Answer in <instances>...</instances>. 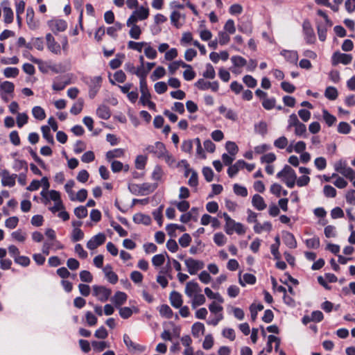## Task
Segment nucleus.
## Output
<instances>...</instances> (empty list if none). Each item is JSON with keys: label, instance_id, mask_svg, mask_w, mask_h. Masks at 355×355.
I'll return each instance as SVG.
<instances>
[{"label": "nucleus", "instance_id": "obj_36", "mask_svg": "<svg viewBox=\"0 0 355 355\" xmlns=\"http://www.w3.org/2000/svg\"><path fill=\"white\" fill-rule=\"evenodd\" d=\"M124 155V150L122 148H116L110 150L106 153V159L110 162L114 158L121 157Z\"/></svg>", "mask_w": 355, "mask_h": 355}, {"label": "nucleus", "instance_id": "obj_41", "mask_svg": "<svg viewBox=\"0 0 355 355\" xmlns=\"http://www.w3.org/2000/svg\"><path fill=\"white\" fill-rule=\"evenodd\" d=\"M123 342L129 349L141 350L140 345L135 343L127 334L123 335Z\"/></svg>", "mask_w": 355, "mask_h": 355}, {"label": "nucleus", "instance_id": "obj_19", "mask_svg": "<svg viewBox=\"0 0 355 355\" xmlns=\"http://www.w3.org/2000/svg\"><path fill=\"white\" fill-rule=\"evenodd\" d=\"M26 23L29 28L35 30L38 27V23L34 19V11L32 8H27L26 10Z\"/></svg>", "mask_w": 355, "mask_h": 355}, {"label": "nucleus", "instance_id": "obj_15", "mask_svg": "<svg viewBox=\"0 0 355 355\" xmlns=\"http://www.w3.org/2000/svg\"><path fill=\"white\" fill-rule=\"evenodd\" d=\"M139 85L141 94L140 101L144 105H146V101L150 98V94L148 89L146 80H140Z\"/></svg>", "mask_w": 355, "mask_h": 355}, {"label": "nucleus", "instance_id": "obj_60", "mask_svg": "<svg viewBox=\"0 0 355 355\" xmlns=\"http://www.w3.org/2000/svg\"><path fill=\"white\" fill-rule=\"evenodd\" d=\"M234 192L237 196H241L242 197H246L248 196V190L243 187L241 186L238 184H234L233 187Z\"/></svg>", "mask_w": 355, "mask_h": 355}, {"label": "nucleus", "instance_id": "obj_64", "mask_svg": "<svg viewBox=\"0 0 355 355\" xmlns=\"http://www.w3.org/2000/svg\"><path fill=\"white\" fill-rule=\"evenodd\" d=\"M225 32L229 34H234L236 32V27L233 19H228L224 26Z\"/></svg>", "mask_w": 355, "mask_h": 355}, {"label": "nucleus", "instance_id": "obj_12", "mask_svg": "<svg viewBox=\"0 0 355 355\" xmlns=\"http://www.w3.org/2000/svg\"><path fill=\"white\" fill-rule=\"evenodd\" d=\"M1 184L4 187H12L15 184L16 174H10L7 170L1 172Z\"/></svg>", "mask_w": 355, "mask_h": 355}, {"label": "nucleus", "instance_id": "obj_5", "mask_svg": "<svg viewBox=\"0 0 355 355\" xmlns=\"http://www.w3.org/2000/svg\"><path fill=\"white\" fill-rule=\"evenodd\" d=\"M184 263L190 275H196L198 271L204 268V263L202 261L193 258H188L184 260Z\"/></svg>", "mask_w": 355, "mask_h": 355}, {"label": "nucleus", "instance_id": "obj_20", "mask_svg": "<svg viewBox=\"0 0 355 355\" xmlns=\"http://www.w3.org/2000/svg\"><path fill=\"white\" fill-rule=\"evenodd\" d=\"M245 164V162L243 160H239L234 164L231 165L228 170L227 173L230 178H233L234 175L237 174L241 168H243Z\"/></svg>", "mask_w": 355, "mask_h": 355}, {"label": "nucleus", "instance_id": "obj_58", "mask_svg": "<svg viewBox=\"0 0 355 355\" xmlns=\"http://www.w3.org/2000/svg\"><path fill=\"white\" fill-rule=\"evenodd\" d=\"M288 141L287 138L284 136H282L275 140L274 146L279 149H284L288 145Z\"/></svg>", "mask_w": 355, "mask_h": 355}, {"label": "nucleus", "instance_id": "obj_51", "mask_svg": "<svg viewBox=\"0 0 355 355\" xmlns=\"http://www.w3.org/2000/svg\"><path fill=\"white\" fill-rule=\"evenodd\" d=\"M41 130L42 135L44 139L50 144H54V139L53 135L50 132V128L48 125L42 126Z\"/></svg>", "mask_w": 355, "mask_h": 355}, {"label": "nucleus", "instance_id": "obj_28", "mask_svg": "<svg viewBox=\"0 0 355 355\" xmlns=\"http://www.w3.org/2000/svg\"><path fill=\"white\" fill-rule=\"evenodd\" d=\"M15 85L10 81H0V92L3 96V94H12L14 92Z\"/></svg>", "mask_w": 355, "mask_h": 355}, {"label": "nucleus", "instance_id": "obj_18", "mask_svg": "<svg viewBox=\"0 0 355 355\" xmlns=\"http://www.w3.org/2000/svg\"><path fill=\"white\" fill-rule=\"evenodd\" d=\"M282 237L284 243L289 248L294 249L297 248V241L292 233L288 232H284Z\"/></svg>", "mask_w": 355, "mask_h": 355}, {"label": "nucleus", "instance_id": "obj_21", "mask_svg": "<svg viewBox=\"0 0 355 355\" xmlns=\"http://www.w3.org/2000/svg\"><path fill=\"white\" fill-rule=\"evenodd\" d=\"M218 111L220 114H223L225 117L227 119L232 120L233 121H235L237 119L236 113L231 109H227L224 105H220L218 107Z\"/></svg>", "mask_w": 355, "mask_h": 355}, {"label": "nucleus", "instance_id": "obj_57", "mask_svg": "<svg viewBox=\"0 0 355 355\" xmlns=\"http://www.w3.org/2000/svg\"><path fill=\"white\" fill-rule=\"evenodd\" d=\"M146 42H136L134 41H129L128 43V49L141 52L145 45Z\"/></svg>", "mask_w": 355, "mask_h": 355}, {"label": "nucleus", "instance_id": "obj_34", "mask_svg": "<svg viewBox=\"0 0 355 355\" xmlns=\"http://www.w3.org/2000/svg\"><path fill=\"white\" fill-rule=\"evenodd\" d=\"M96 114L103 119H108L110 117V110L107 106L100 105L96 110Z\"/></svg>", "mask_w": 355, "mask_h": 355}, {"label": "nucleus", "instance_id": "obj_37", "mask_svg": "<svg viewBox=\"0 0 355 355\" xmlns=\"http://www.w3.org/2000/svg\"><path fill=\"white\" fill-rule=\"evenodd\" d=\"M189 173H191V176L189 179L188 184L190 187H196L198 184V174L195 171L192 169H188L185 172V175L187 176Z\"/></svg>", "mask_w": 355, "mask_h": 355}, {"label": "nucleus", "instance_id": "obj_10", "mask_svg": "<svg viewBox=\"0 0 355 355\" xmlns=\"http://www.w3.org/2000/svg\"><path fill=\"white\" fill-rule=\"evenodd\" d=\"M195 85L200 90L211 89L213 92H217L219 88V85L217 81L212 83L205 80L203 78L199 79Z\"/></svg>", "mask_w": 355, "mask_h": 355}, {"label": "nucleus", "instance_id": "obj_48", "mask_svg": "<svg viewBox=\"0 0 355 355\" xmlns=\"http://www.w3.org/2000/svg\"><path fill=\"white\" fill-rule=\"evenodd\" d=\"M180 67H189V64H187L181 60L175 61L168 65V71L171 74H173L178 69V68Z\"/></svg>", "mask_w": 355, "mask_h": 355}, {"label": "nucleus", "instance_id": "obj_53", "mask_svg": "<svg viewBox=\"0 0 355 355\" xmlns=\"http://www.w3.org/2000/svg\"><path fill=\"white\" fill-rule=\"evenodd\" d=\"M238 29L240 32L246 34L250 35L252 32V26L250 22H243L241 24L238 25Z\"/></svg>", "mask_w": 355, "mask_h": 355}, {"label": "nucleus", "instance_id": "obj_26", "mask_svg": "<svg viewBox=\"0 0 355 355\" xmlns=\"http://www.w3.org/2000/svg\"><path fill=\"white\" fill-rule=\"evenodd\" d=\"M127 300V295L121 291L116 292L114 297L112 298V302L116 307H119L123 304Z\"/></svg>", "mask_w": 355, "mask_h": 355}, {"label": "nucleus", "instance_id": "obj_35", "mask_svg": "<svg viewBox=\"0 0 355 355\" xmlns=\"http://www.w3.org/2000/svg\"><path fill=\"white\" fill-rule=\"evenodd\" d=\"M281 55H283L288 61L295 63L298 59V55L296 51L283 50L281 52Z\"/></svg>", "mask_w": 355, "mask_h": 355}, {"label": "nucleus", "instance_id": "obj_30", "mask_svg": "<svg viewBox=\"0 0 355 355\" xmlns=\"http://www.w3.org/2000/svg\"><path fill=\"white\" fill-rule=\"evenodd\" d=\"M191 333L196 338H198L200 336L203 335L205 333L204 324L199 322H195L192 325Z\"/></svg>", "mask_w": 355, "mask_h": 355}, {"label": "nucleus", "instance_id": "obj_63", "mask_svg": "<svg viewBox=\"0 0 355 355\" xmlns=\"http://www.w3.org/2000/svg\"><path fill=\"white\" fill-rule=\"evenodd\" d=\"M85 320L87 324L90 326H94L97 323V318L91 311H87L85 313Z\"/></svg>", "mask_w": 355, "mask_h": 355}, {"label": "nucleus", "instance_id": "obj_33", "mask_svg": "<svg viewBox=\"0 0 355 355\" xmlns=\"http://www.w3.org/2000/svg\"><path fill=\"white\" fill-rule=\"evenodd\" d=\"M69 84V80H63L62 78H57L54 80L52 87L53 90L61 91Z\"/></svg>", "mask_w": 355, "mask_h": 355}, {"label": "nucleus", "instance_id": "obj_8", "mask_svg": "<svg viewBox=\"0 0 355 355\" xmlns=\"http://www.w3.org/2000/svg\"><path fill=\"white\" fill-rule=\"evenodd\" d=\"M48 26L54 33L62 32L65 31L67 27V22L60 19H53L49 21Z\"/></svg>", "mask_w": 355, "mask_h": 355}, {"label": "nucleus", "instance_id": "obj_16", "mask_svg": "<svg viewBox=\"0 0 355 355\" xmlns=\"http://www.w3.org/2000/svg\"><path fill=\"white\" fill-rule=\"evenodd\" d=\"M169 299L173 307L179 309L182 306L183 300L182 296L180 293L175 291H172L170 294Z\"/></svg>", "mask_w": 355, "mask_h": 355}, {"label": "nucleus", "instance_id": "obj_56", "mask_svg": "<svg viewBox=\"0 0 355 355\" xmlns=\"http://www.w3.org/2000/svg\"><path fill=\"white\" fill-rule=\"evenodd\" d=\"M75 185V182L73 180H69L64 185V189L66 192L69 195V198L71 200L74 199V192L72 190V188Z\"/></svg>", "mask_w": 355, "mask_h": 355}, {"label": "nucleus", "instance_id": "obj_22", "mask_svg": "<svg viewBox=\"0 0 355 355\" xmlns=\"http://www.w3.org/2000/svg\"><path fill=\"white\" fill-rule=\"evenodd\" d=\"M105 277L111 284H116L118 281L117 275L112 271V267L110 265H107L103 269Z\"/></svg>", "mask_w": 355, "mask_h": 355}, {"label": "nucleus", "instance_id": "obj_46", "mask_svg": "<svg viewBox=\"0 0 355 355\" xmlns=\"http://www.w3.org/2000/svg\"><path fill=\"white\" fill-rule=\"evenodd\" d=\"M84 105V101L82 98L78 99V101L73 104L70 110V112L72 114L77 115L81 112Z\"/></svg>", "mask_w": 355, "mask_h": 355}, {"label": "nucleus", "instance_id": "obj_24", "mask_svg": "<svg viewBox=\"0 0 355 355\" xmlns=\"http://www.w3.org/2000/svg\"><path fill=\"white\" fill-rule=\"evenodd\" d=\"M252 204L257 209L260 211L265 209L266 207V204L265 203L263 197L259 194L253 196Z\"/></svg>", "mask_w": 355, "mask_h": 355}, {"label": "nucleus", "instance_id": "obj_45", "mask_svg": "<svg viewBox=\"0 0 355 355\" xmlns=\"http://www.w3.org/2000/svg\"><path fill=\"white\" fill-rule=\"evenodd\" d=\"M231 61L236 68L242 67L247 64V60L240 55L232 56L231 58Z\"/></svg>", "mask_w": 355, "mask_h": 355}, {"label": "nucleus", "instance_id": "obj_25", "mask_svg": "<svg viewBox=\"0 0 355 355\" xmlns=\"http://www.w3.org/2000/svg\"><path fill=\"white\" fill-rule=\"evenodd\" d=\"M304 31L305 34V40L307 43L313 44L315 41V37L313 30L311 28L310 25L304 24L303 26Z\"/></svg>", "mask_w": 355, "mask_h": 355}, {"label": "nucleus", "instance_id": "obj_29", "mask_svg": "<svg viewBox=\"0 0 355 355\" xmlns=\"http://www.w3.org/2000/svg\"><path fill=\"white\" fill-rule=\"evenodd\" d=\"M255 282L256 277L252 274L245 273L243 277H241V274L239 275V282L242 286H245L246 284H254Z\"/></svg>", "mask_w": 355, "mask_h": 355}, {"label": "nucleus", "instance_id": "obj_32", "mask_svg": "<svg viewBox=\"0 0 355 355\" xmlns=\"http://www.w3.org/2000/svg\"><path fill=\"white\" fill-rule=\"evenodd\" d=\"M191 298V307L193 309H196L197 306L204 304L206 301L205 297L200 293L194 295Z\"/></svg>", "mask_w": 355, "mask_h": 355}, {"label": "nucleus", "instance_id": "obj_6", "mask_svg": "<svg viewBox=\"0 0 355 355\" xmlns=\"http://www.w3.org/2000/svg\"><path fill=\"white\" fill-rule=\"evenodd\" d=\"M135 187L138 188V193L141 195H148L153 192L157 187V184H150L145 182L141 184H132L129 187L130 191H132Z\"/></svg>", "mask_w": 355, "mask_h": 355}, {"label": "nucleus", "instance_id": "obj_49", "mask_svg": "<svg viewBox=\"0 0 355 355\" xmlns=\"http://www.w3.org/2000/svg\"><path fill=\"white\" fill-rule=\"evenodd\" d=\"M322 116L326 122V123L329 126H331L336 121V118L334 115L331 114L327 110L324 109L322 110Z\"/></svg>", "mask_w": 355, "mask_h": 355}, {"label": "nucleus", "instance_id": "obj_44", "mask_svg": "<svg viewBox=\"0 0 355 355\" xmlns=\"http://www.w3.org/2000/svg\"><path fill=\"white\" fill-rule=\"evenodd\" d=\"M4 22L10 24L13 21L14 14L10 7L4 6L3 8Z\"/></svg>", "mask_w": 355, "mask_h": 355}, {"label": "nucleus", "instance_id": "obj_62", "mask_svg": "<svg viewBox=\"0 0 355 355\" xmlns=\"http://www.w3.org/2000/svg\"><path fill=\"white\" fill-rule=\"evenodd\" d=\"M19 74V69L16 67H6L3 70V75L6 78H15Z\"/></svg>", "mask_w": 355, "mask_h": 355}, {"label": "nucleus", "instance_id": "obj_13", "mask_svg": "<svg viewBox=\"0 0 355 355\" xmlns=\"http://www.w3.org/2000/svg\"><path fill=\"white\" fill-rule=\"evenodd\" d=\"M352 60V57L351 55L342 53L340 52H336L334 53L332 56V64L336 65L338 63H342L343 64H347L350 63Z\"/></svg>", "mask_w": 355, "mask_h": 355}, {"label": "nucleus", "instance_id": "obj_23", "mask_svg": "<svg viewBox=\"0 0 355 355\" xmlns=\"http://www.w3.org/2000/svg\"><path fill=\"white\" fill-rule=\"evenodd\" d=\"M223 216L225 220V232L227 234H232L236 222L232 219L227 213H224Z\"/></svg>", "mask_w": 355, "mask_h": 355}, {"label": "nucleus", "instance_id": "obj_52", "mask_svg": "<svg viewBox=\"0 0 355 355\" xmlns=\"http://www.w3.org/2000/svg\"><path fill=\"white\" fill-rule=\"evenodd\" d=\"M263 306L261 304H251V306H250V311L251 318L253 321H254L256 320V318L257 317L258 311L263 310Z\"/></svg>", "mask_w": 355, "mask_h": 355}, {"label": "nucleus", "instance_id": "obj_31", "mask_svg": "<svg viewBox=\"0 0 355 355\" xmlns=\"http://www.w3.org/2000/svg\"><path fill=\"white\" fill-rule=\"evenodd\" d=\"M144 49V54L147 58L153 60L157 58V51L151 46L150 43L146 42Z\"/></svg>", "mask_w": 355, "mask_h": 355}, {"label": "nucleus", "instance_id": "obj_7", "mask_svg": "<svg viewBox=\"0 0 355 355\" xmlns=\"http://www.w3.org/2000/svg\"><path fill=\"white\" fill-rule=\"evenodd\" d=\"M106 236L103 233H98L92 236L87 243V248L89 250H94L105 243Z\"/></svg>", "mask_w": 355, "mask_h": 355}, {"label": "nucleus", "instance_id": "obj_9", "mask_svg": "<svg viewBox=\"0 0 355 355\" xmlns=\"http://www.w3.org/2000/svg\"><path fill=\"white\" fill-rule=\"evenodd\" d=\"M166 149L165 145L163 143L157 141L153 145L148 146L146 150L159 159L164 155Z\"/></svg>", "mask_w": 355, "mask_h": 355}, {"label": "nucleus", "instance_id": "obj_43", "mask_svg": "<svg viewBox=\"0 0 355 355\" xmlns=\"http://www.w3.org/2000/svg\"><path fill=\"white\" fill-rule=\"evenodd\" d=\"M32 114L33 116L38 120H43L46 117L44 110L40 106H35L32 109Z\"/></svg>", "mask_w": 355, "mask_h": 355}, {"label": "nucleus", "instance_id": "obj_38", "mask_svg": "<svg viewBox=\"0 0 355 355\" xmlns=\"http://www.w3.org/2000/svg\"><path fill=\"white\" fill-rule=\"evenodd\" d=\"M272 229V225L270 222H265L263 224L257 223L254 226V230L256 233L260 234L262 231L270 232Z\"/></svg>", "mask_w": 355, "mask_h": 355}, {"label": "nucleus", "instance_id": "obj_39", "mask_svg": "<svg viewBox=\"0 0 355 355\" xmlns=\"http://www.w3.org/2000/svg\"><path fill=\"white\" fill-rule=\"evenodd\" d=\"M130 30L129 31V35L131 38L135 40H138L140 37L141 34V30L139 26L136 24V23L131 24Z\"/></svg>", "mask_w": 355, "mask_h": 355}, {"label": "nucleus", "instance_id": "obj_4", "mask_svg": "<svg viewBox=\"0 0 355 355\" xmlns=\"http://www.w3.org/2000/svg\"><path fill=\"white\" fill-rule=\"evenodd\" d=\"M92 289L93 295L102 302L107 301L111 295V290L103 286L94 285Z\"/></svg>", "mask_w": 355, "mask_h": 355}, {"label": "nucleus", "instance_id": "obj_59", "mask_svg": "<svg viewBox=\"0 0 355 355\" xmlns=\"http://www.w3.org/2000/svg\"><path fill=\"white\" fill-rule=\"evenodd\" d=\"M225 148L232 156H235L239 151L237 145L233 141H227L225 144Z\"/></svg>", "mask_w": 355, "mask_h": 355}, {"label": "nucleus", "instance_id": "obj_2", "mask_svg": "<svg viewBox=\"0 0 355 355\" xmlns=\"http://www.w3.org/2000/svg\"><path fill=\"white\" fill-rule=\"evenodd\" d=\"M149 10L143 6L135 10L127 20V26H130L131 24L137 23L148 18Z\"/></svg>", "mask_w": 355, "mask_h": 355}, {"label": "nucleus", "instance_id": "obj_1", "mask_svg": "<svg viewBox=\"0 0 355 355\" xmlns=\"http://www.w3.org/2000/svg\"><path fill=\"white\" fill-rule=\"evenodd\" d=\"M277 176L282 178L288 187L293 188L295 186L297 177L295 171L291 166L286 165Z\"/></svg>", "mask_w": 355, "mask_h": 355}, {"label": "nucleus", "instance_id": "obj_50", "mask_svg": "<svg viewBox=\"0 0 355 355\" xmlns=\"http://www.w3.org/2000/svg\"><path fill=\"white\" fill-rule=\"evenodd\" d=\"M320 239L318 236L306 239L305 244L308 248L317 249L320 247Z\"/></svg>", "mask_w": 355, "mask_h": 355}, {"label": "nucleus", "instance_id": "obj_40", "mask_svg": "<svg viewBox=\"0 0 355 355\" xmlns=\"http://www.w3.org/2000/svg\"><path fill=\"white\" fill-rule=\"evenodd\" d=\"M165 161V162L171 167H174L176 166V160L175 157L168 153V151L166 149L164 155L161 156V158Z\"/></svg>", "mask_w": 355, "mask_h": 355}, {"label": "nucleus", "instance_id": "obj_14", "mask_svg": "<svg viewBox=\"0 0 355 355\" xmlns=\"http://www.w3.org/2000/svg\"><path fill=\"white\" fill-rule=\"evenodd\" d=\"M201 292V288L196 282L191 281L187 283L184 293L189 297H192L194 295Z\"/></svg>", "mask_w": 355, "mask_h": 355}, {"label": "nucleus", "instance_id": "obj_54", "mask_svg": "<svg viewBox=\"0 0 355 355\" xmlns=\"http://www.w3.org/2000/svg\"><path fill=\"white\" fill-rule=\"evenodd\" d=\"M205 293L209 299H214L218 300L219 302H223V299L220 295L218 293H214L209 288L207 287L205 288Z\"/></svg>", "mask_w": 355, "mask_h": 355}, {"label": "nucleus", "instance_id": "obj_27", "mask_svg": "<svg viewBox=\"0 0 355 355\" xmlns=\"http://www.w3.org/2000/svg\"><path fill=\"white\" fill-rule=\"evenodd\" d=\"M133 221L137 224L148 225L151 223V218L148 215L138 213L134 215Z\"/></svg>", "mask_w": 355, "mask_h": 355}, {"label": "nucleus", "instance_id": "obj_55", "mask_svg": "<svg viewBox=\"0 0 355 355\" xmlns=\"http://www.w3.org/2000/svg\"><path fill=\"white\" fill-rule=\"evenodd\" d=\"M92 345L93 348L98 352H102L105 348H107L110 347L109 344L105 341L94 340L92 342Z\"/></svg>", "mask_w": 355, "mask_h": 355}, {"label": "nucleus", "instance_id": "obj_17", "mask_svg": "<svg viewBox=\"0 0 355 355\" xmlns=\"http://www.w3.org/2000/svg\"><path fill=\"white\" fill-rule=\"evenodd\" d=\"M26 57L33 62L38 64L39 69L43 73H47L49 70L50 63L43 62L42 60L35 58L29 53H27Z\"/></svg>", "mask_w": 355, "mask_h": 355}, {"label": "nucleus", "instance_id": "obj_61", "mask_svg": "<svg viewBox=\"0 0 355 355\" xmlns=\"http://www.w3.org/2000/svg\"><path fill=\"white\" fill-rule=\"evenodd\" d=\"M218 40L220 45H225L227 44L230 40L229 33L225 31H220L218 34Z\"/></svg>", "mask_w": 355, "mask_h": 355}, {"label": "nucleus", "instance_id": "obj_42", "mask_svg": "<svg viewBox=\"0 0 355 355\" xmlns=\"http://www.w3.org/2000/svg\"><path fill=\"white\" fill-rule=\"evenodd\" d=\"M324 96L329 100L334 101L338 97V90L334 87H327L324 92Z\"/></svg>", "mask_w": 355, "mask_h": 355}, {"label": "nucleus", "instance_id": "obj_3", "mask_svg": "<svg viewBox=\"0 0 355 355\" xmlns=\"http://www.w3.org/2000/svg\"><path fill=\"white\" fill-rule=\"evenodd\" d=\"M334 167L337 172L349 179L351 181L355 180V171L350 167H348L345 162L340 160L335 164Z\"/></svg>", "mask_w": 355, "mask_h": 355}, {"label": "nucleus", "instance_id": "obj_47", "mask_svg": "<svg viewBox=\"0 0 355 355\" xmlns=\"http://www.w3.org/2000/svg\"><path fill=\"white\" fill-rule=\"evenodd\" d=\"M164 171L159 166H155L152 173V179L155 181L161 182L164 176Z\"/></svg>", "mask_w": 355, "mask_h": 355}, {"label": "nucleus", "instance_id": "obj_11", "mask_svg": "<svg viewBox=\"0 0 355 355\" xmlns=\"http://www.w3.org/2000/svg\"><path fill=\"white\" fill-rule=\"evenodd\" d=\"M46 41L47 48L51 52L56 55L60 54V45L55 40V38L51 33L46 35Z\"/></svg>", "mask_w": 355, "mask_h": 355}]
</instances>
